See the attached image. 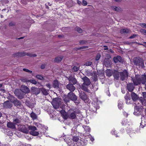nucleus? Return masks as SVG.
Wrapping results in <instances>:
<instances>
[{"instance_id":"obj_1","label":"nucleus","mask_w":146,"mask_h":146,"mask_svg":"<svg viewBox=\"0 0 146 146\" xmlns=\"http://www.w3.org/2000/svg\"><path fill=\"white\" fill-rule=\"evenodd\" d=\"M135 85L136 86L141 84H144L146 82V74L140 76L136 75L135 79H132Z\"/></svg>"},{"instance_id":"obj_2","label":"nucleus","mask_w":146,"mask_h":146,"mask_svg":"<svg viewBox=\"0 0 146 146\" xmlns=\"http://www.w3.org/2000/svg\"><path fill=\"white\" fill-rule=\"evenodd\" d=\"M62 104V100L59 98L54 99L52 102V104L53 107L55 109L58 108L60 105Z\"/></svg>"},{"instance_id":"obj_3","label":"nucleus","mask_w":146,"mask_h":146,"mask_svg":"<svg viewBox=\"0 0 146 146\" xmlns=\"http://www.w3.org/2000/svg\"><path fill=\"white\" fill-rule=\"evenodd\" d=\"M134 64L139 67H144V62L143 60L140 58H135L133 59Z\"/></svg>"},{"instance_id":"obj_4","label":"nucleus","mask_w":146,"mask_h":146,"mask_svg":"<svg viewBox=\"0 0 146 146\" xmlns=\"http://www.w3.org/2000/svg\"><path fill=\"white\" fill-rule=\"evenodd\" d=\"M28 128L29 130H31L30 132V134L34 136H36L38 135L39 134V133L38 131H35L36 130V128L34 126H29Z\"/></svg>"},{"instance_id":"obj_5","label":"nucleus","mask_w":146,"mask_h":146,"mask_svg":"<svg viewBox=\"0 0 146 146\" xmlns=\"http://www.w3.org/2000/svg\"><path fill=\"white\" fill-rule=\"evenodd\" d=\"M16 55L19 56H28L30 57H36L37 55L35 54H33L32 53H26L25 52H19L16 54Z\"/></svg>"},{"instance_id":"obj_6","label":"nucleus","mask_w":146,"mask_h":146,"mask_svg":"<svg viewBox=\"0 0 146 146\" xmlns=\"http://www.w3.org/2000/svg\"><path fill=\"white\" fill-rule=\"evenodd\" d=\"M121 79L123 80L127 78L128 73L126 70H124L123 72H119Z\"/></svg>"},{"instance_id":"obj_7","label":"nucleus","mask_w":146,"mask_h":146,"mask_svg":"<svg viewBox=\"0 0 146 146\" xmlns=\"http://www.w3.org/2000/svg\"><path fill=\"white\" fill-rule=\"evenodd\" d=\"M28 128L25 125H19V131L25 133H28L29 132V130Z\"/></svg>"},{"instance_id":"obj_8","label":"nucleus","mask_w":146,"mask_h":146,"mask_svg":"<svg viewBox=\"0 0 146 146\" xmlns=\"http://www.w3.org/2000/svg\"><path fill=\"white\" fill-rule=\"evenodd\" d=\"M12 104L11 102L9 101H7L3 104V106L4 108H10L12 107Z\"/></svg>"},{"instance_id":"obj_9","label":"nucleus","mask_w":146,"mask_h":146,"mask_svg":"<svg viewBox=\"0 0 146 146\" xmlns=\"http://www.w3.org/2000/svg\"><path fill=\"white\" fill-rule=\"evenodd\" d=\"M68 97L73 101H75L77 99V96L72 92H70L68 94Z\"/></svg>"},{"instance_id":"obj_10","label":"nucleus","mask_w":146,"mask_h":146,"mask_svg":"<svg viewBox=\"0 0 146 146\" xmlns=\"http://www.w3.org/2000/svg\"><path fill=\"white\" fill-rule=\"evenodd\" d=\"M79 111L78 110H77L71 111L69 115V117L72 119L75 118L76 117V114L78 113L79 112Z\"/></svg>"},{"instance_id":"obj_11","label":"nucleus","mask_w":146,"mask_h":146,"mask_svg":"<svg viewBox=\"0 0 146 146\" xmlns=\"http://www.w3.org/2000/svg\"><path fill=\"white\" fill-rule=\"evenodd\" d=\"M21 91L23 92L27 93L29 92L30 90L26 86L24 85H22L20 89Z\"/></svg>"},{"instance_id":"obj_12","label":"nucleus","mask_w":146,"mask_h":146,"mask_svg":"<svg viewBox=\"0 0 146 146\" xmlns=\"http://www.w3.org/2000/svg\"><path fill=\"white\" fill-rule=\"evenodd\" d=\"M84 81V83L82 84L86 85L89 86L91 82L89 79L86 77H84L82 78Z\"/></svg>"},{"instance_id":"obj_13","label":"nucleus","mask_w":146,"mask_h":146,"mask_svg":"<svg viewBox=\"0 0 146 146\" xmlns=\"http://www.w3.org/2000/svg\"><path fill=\"white\" fill-rule=\"evenodd\" d=\"M66 88L67 89L72 92L74 91L75 89V87L72 84L69 83L66 86Z\"/></svg>"},{"instance_id":"obj_14","label":"nucleus","mask_w":146,"mask_h":146,"mask_svg":"<svg viewBox=\"0 0 146 146\" xmlns=\"http://www.w3.org/2000/svg\"><path fill=\"white\" fill-rule=\"evenodd\" d=\"M68 80L70 84L72 83L73 84H75L77 83L76 79L74 77L70 76L68 78Z\"/></svg>"},{"instance_id":"obj_15","label":"nucleus","mask_w":146,"mask_h":146,"mask_svg":"<svg viewBox=\"0 0 146 146\" xmlns=\"http://www.w3.org/2000/svg\"><path fill=\"white\" fill-rule=\"evenodd\" d=\"M31 91L34 94L36 95L39 94L40 92L39 88L35 87L32 88L31 89Z\"/></svg>"},{"instance_id":"obj_16","label":"nucleus","mask_w":146,"mask_h":146,"mask_svg":"<svg viewBox=\"0 0 146 146\" xmlns=\"http://www.w3.org/2000/svg\"><path fill=\"white\" fill-rule=\"evenodd\" d=\"M134 88V87L132 83H130L127 85V89L129 92H132Z\"/></svg>"},{"instance_id":"obj_17","label":"nucleus","mask_w":146,"mask_h":146,"mask_svg":"<svg viewBox=\"0 0 146 146\" xmlns=\"http://www.w3.org/2000/svg\"><path fill=\"white\" fill-rule=\"evenodd\" d=\"M80 98L83 100L85 101L87 98V96L83 92H81L80 93Z\"/></svg>"},{"instance_id":"obj_18","label":"nucleus","mask_w":146,"mask_h":146,"mask_svg":"<svg viewBox=\"0 0 146 146\" xmlns=\"http://www.w3.org/2000/svg\"><path fill=\"white\" fill-rule=\"evenodd\" d=\"M113 60L115 63H117L118 62H121L122 61V58L120 56H117L114 57Z\"/></svg>"},{"instance_id":"obj_19","label":"nucleus","mask_w":146,"mask_h":146,"mask_svg":"<svg viewBox=\"0 0 146 146\" xmlns=\"http://www.w3.org/2000/svg\"><path fill=\"white\" fill-rule=\"evenodd\" d=\"M7 126L8 127L12 129H15V125L11 122H8L7 124Z\"/></svg>"},{"instance_id":"obj_20","label":"nucleus","mask_w":146,"mask_h":146,"mask_svg":"<svg viewBox=\"0 0 146 146\" xmlns=\"http://www.w3.org/2000/svg\"><path fill=\"white\" fill-rule=\"evenodd\" d=\"M132 99L133 101L136 100L138 98V96L135 93L132 92L131 94Z\"/></svg>"},{"instance_id":"obj_21","label":"nucleus","mask_w":146,"mask_h":146,"mask_svg":"<svg viewBox=\"0 0 146 146\" xmlns=\"http://www.w3.org/2000/svg\"><path fill=\"white\" fill-rule=\"evenodd\" d=\"M16 106H21V105L20 102L16 99L12 102Z\"/></svg>"},{"instance_id":"obj_22","label":"nucleus","mask_w":146,"mask_h":146,"mask_svg":"<svg viewBox=\"0 0 146 146\" xmlns=\"http://www.w3.org/2000/svg\"><path fill=\"white\" fill-rule=\"evenodd\" d=\"M130 32V30L127 29H122L120 31V33L121 34H126Z\"/></svg>"},{"instance_id":"obj_23","label":"nucleus","mask_w":146,"mask_h":146,"mask_svg":"<svg viewBox=\"0 0 146 146\" xmlns=\"http://www.w3.org/2000/svg\"><path fill=\"white\" fill-rule=\"evenodd\" d=\"M63 58L62 56L57 57L55 58L54 61L56 62H59L62 60Z\"/></svg>"},{"instance_id":"obj_24","label":"nucleus","mask_w":146,"mask_h":146,"mask_svg":"<svg viewBox=\"0 0 146 146\" xmlns=\"http://www.w3.org/2000/svg\"><path fill=\"white\" fill-rule=\"evenodd\" d=\"M30 116L33 120L36 119L37 118V115L33 112H32L31 113Z\"/></svg>"},{"instance_id":"obj_25","label":"nucleus","mask_w":146,"mask_h":146,"mask_svg":"<svg viewBox=\"0 0 146 146\" xmlns=\"http://www.w3.org/2000/svg\"><path fill=\"white\" fill-rule=\"evenodd\" d=\"M7 98L9 100H10L11 102H13L15 99V98L13 96L11 95L10 94H9V96L7 97Z\"/></svg>"},{"instance_id":"obj_26","label":"nucleus","mask_w":146,"mask_h":146,"mask_svg":"<svg viewBox=\"0 0 146 146\" xmlns=\"http://www.w3.org/2000/svg\"><path fill=\"white\" fill-rule=\"evenodd\" d=\"M88 85H86L82 84V88L84 91H88Z\"/></svg>"},{"instance_id":"obj_27","label":"nucleus","mask_w":146,"mask_h":146,"mask_svg":"<svg viewBox=\"0 0 146 146\" xmlns=\"http://www.w3.org/2000/svg\"><path fill=\"white\" fill-rule=\"evenodd\" d=\"M41 91L42 93L45 95H48V90H46L44 88H42L41 89Z\"/></svg>"},{"instance_id":"obj_28","label":"nucleus","mask_w":146,"mask_h":146,"mask_svg":"<svg viewBox=\"0 0 146 146\" xmlns=\"http://www.w3.org/2000/svg\"><path fill=\"white\" fill-rule=\"evenodd\" d=\"M84 128L86 133H88L90 132V129L89 126H85Z\"/></svg>"},{"instance_id":"obj_29","label":"nucleus","mask_w":146,"mask_h":146,"mask_svg":"<svg viewBox=\"0 0 146 146\" xmlns=\"http://www.w3.org/2000/svg\"><path fill=\"white\" fill-rule=\"evenodd\" d=\"M58 83L57 80H55L54 81L53 83V85L54 87L55 88H57L58 86Z\"/></svg>"},{"instance_id":"obj_30","label":"nucleus","mask_w":146,"mask_h":146,"mask_svg":"<svg viewBox=\"0 0 146 146\" xmlns=\"http://www.w3.org/2000/svg\"><path fill=\"white\" fill-rule=\"evenodd\" d=\"M118 107L119 109H122L123 107V102L119 100L118 102Z\"/></svg>"},{"instance_id":"obj_31","label":"nucleus","mask_w":146,"mask_h":146,"mask_svg":"<svg viewBox=\"0 0 146 146\" xmlns=\"http://www.w3.org/2000/svg\"><path fill=\"white\" fill-rule=\"evenodd\" d=\"M106 75L108 76H110L112 75L111 70L108 69L106 70Z\"/></svg>"},{"instance_id":"obj_32","label":"nucleus","mask_w":146,"mask_h":146,"mask_svg":"<svg viewBox=\"0 0 146 146\" xmlns=\"http://www.w3.org/2000/svg\"><path fill=\"white\" fill-rule=\"evenodd\" d=\"M88 48V46H86L77 48V50H85L86 49H87Z\"/></svg>"},{"instance_id":"obj_33","label":"nucleus","mask_w":146,"mask_h":146,"mask_svg":"<svg viewBox=\"0 0 146 146\" xmlns=\"http://www.w3.org/2000/svg\"><path fill=\"white\" fill-rule=\"evenodd\" d=\"M125 98L126 100V103L127 104L129 103L130 102V98L127 95L125 97Z\"/></svg>"},{"instance_id":"obj_34","label":"nucleus","mask_w":146,"mask_h":146,"mask_svg":"<svg viewBox=\"0 0 146 146\" xmlns=\"http://www.w3.org/2000/svg\"><path fill=\"white\" fill-rule=\"evenodd\" d=\"M141 123L142 124L143 123L145 125V123H146V119H145V117L144 116H143L141 117Z\"/></svg>"},{"instance_id":"obj_35","label":"nucleus","mask_w":146,"mask_h":146,"mask_svg":"<svg viewBox=\"0 0 146 146\" xmlns=\"http://www.w3.org/2000/svg\"><path fill=\"white\" fill-rule=\"evenodd\" d=\"M27 105L31 108H33L34 106V104L33 103L28 102L27 104Z\"/></svg>"},{"instance_id":"obj_36","label":"nucleus","mask_w":146,"mask_h":146,"mask_svg":"<svg viewBox=\"0 0 146 146\" xmlns=\"http://www.w3.org/2000/svg\"><path fill=\"white\" fill-rule=\"evenodd\" d=\"M18 91V90L15 91V93L16 94V95L18 97V98L20 99H22L23 97V95H19L18 94H17V92Z\"/></svg>"},{"instance_id":"obj_37","label":"nucleus","mask_w":146,"mask_h":146,"mask_svg":"<svg viewBox=\"0 0 146 146\" xmlns=\"http://www.w3.org/2000/svg\"><path fill=\"white\" fill-rule=\"evenodd\" d=\"M36 77L38 79H39L40 80H44L43 77L39 75H37L36 76Z\"/></svg>"},{"instance_id":"obj_38","label":"nucleus","mask_w":146,"mask_h":146,"mask_svg":"<svg viewBox=\"0 0 146 146\" xmlns=\"http://www.w3.org/2000/svg\"><path fill=\"white\" fill-rule=\"evenodd\" d=\"M101 56V54L100 53H98L96 57L95 60L96 61L99 60L100 59Z\"/></svg>"},{"instance_id":"obj_39","label":"nucleus","mask_w":146,"mask_h":146,"mask_svg":"<svg viewBox=\"0 0 146 146\" xmlns=\"http://www.w3.org/2000/svg\"><path fill=\"white\" fill-rule=\"evenodd\" d=\"M79 70V68L76 66H74L72 69V71L73 72H77Z\"/></svg>"},{"instance_id":"obj_40","label":"nucleus","mask_w":146,"mask_h":146,"mask_svg":"<svg viewBox=\"0 0 146 146\" xmlns=\"http://www.w3.org/2000/svg\"><path fill=\"white\" fill-rule=\"evenodd\" d=\"M119 72L118 73H117L116 74H115L114 75V78L116 80H118L119 78Z\"/></svg>"},{"instance_id":"obj_41","label":"nucleus","mask_w":146,"mask_h":146,"mask_svg":"<svg viewBox=\"0 0 146 146\" xmlns=\"http://www.w3.org/2000/svg\"><path fill=\"white\" fill-rule=\"evenodd\" d=\"M94 105V107L96 108V109H99V106L97 104V103H95L94 102L92 103Z\"/></svg>"},{"instance_id":"obj_42","label":"nucleus","mask_w":146,"mask_h":146,"mask_svg":"<svg viewBox=\"0 0 146 146\" xmlns=\"http://www.w3.org/2000/svg\"><path fill=\"white\" fill-rule=\"evenodd\" d=\"M140 31L143 34L146 35V30L144 29H141L140 30Z\"/></svg>"},{"instance_id":"obj_43","label":"nucleus","mask_w":146,"mask_h":146,"mask_svg":"<svg viewBox=\"0 0 146 146\" xmlns=\"http://www.w3.org/2000/svg\"><path fill=\"white\" fill-rule=\"evenodd\" d=\"M127 120L126 119H124L122 121V122L121 123L122 124V125H126L127 123Z\"/></svg>"},{"instance_id":"obj_44","label":"nucleus","mask_w":146,"mask_h":146,"mask_svg":"<svg viewBox=\"0 0 146 146\" xmlns=\"http://www.w3.org/2000/svg\"><path fill=\"white\" fill-rule=\"evenodd\" d=\"M30 82L34 84H36V81L34 80H29V83Z\"/></svg>"},{"instance_id":"obj_45","label":"nucleus","mask_w":146,"mask_h":146,"mask_svg":"<svg viewBox=\"0 0 146 146\" xmlns=\"http://www.w3.org/2000/svg\"><path fill=\"white\" fill-rule=\"evenodd\" d=\"M21 81L23 82H26L27 83H29V80L26 78H23L21 79Z\"/></svg>"},{"instance_id":"obj_46","label":"nucleus","mask_w":146,"mask_h":146,"mask_svg":"<svg viewBox=\"0 0 146 146\" xmlns=\"http://www.w3.org/2000/svg\"><path fill=\"white\" fill-rule=\"evenodd\" d=\"M139 25L142 27L146 29V24L144 23H140Z\"/></svg>"},{"instance_id":"obj_47","label":"nucleus","mask_w":146,"mask_h":146,"mask_svg":"<svg viewBox=\"0 0 146 146\" xmlns=\"http://www.w3.org/2000/svg\"><path fill=\"white\" fill-rule=\"evenodd\" d=\"M111 8L113 10L116 11H118L119 10V9L118 7H115L113 6L111 7Z\"/></svg>"},{"instance_id":"obj_48","label":"nucleus","mask_w":146,"mask_h":146,"mask_svg":"<svg viewBox=\"0 0 146 146\" xmlns=\"http://www.w3.org/2000/svg\"><path fill=\"white\" fill-rule=\"evenodd\" d=\"M79 139L77 137H74L73 138L72 140L74 141L77 142Z\"/></svg>"},{"instance_id":"obj_49","label":"nucleus","mask_w":146,"mask_h":146,"mask_svg":"<svg viewBox=\"0 0 146 146\" xmlns=\"http://www.w3.org/2000/svg\"><path fill=\"white\" fill-rule=\"evenodd\" d=\"M23 70L25 72H27L30 73H32V71L31 70H30L28 69H26V68H23Z\"/></svg>"},{"instance_id":"obj_50","label":"nucleus","mask_w":146,"mask_h":146,"mask_svg":"<svg viewBox=\"0 0 146 146\" xmlns=\"http://www.w3.org/2000/svg\"><path fill=\"white\" fill-rule=\"evenodd\" d=\"M92 62L91 61L87 62L85 64L86 66H89L92 65Z\"/></svg>"},{"instance_id":"obj_51","label":"nucleus","mask_w":146,"mask_h":146,"mask_svg":"<svg viewBox=\"0 0 146 146\" xmlns=\"http://www.w3.org/2000/svg\"><path fill=\"white\" fill-rule=\"evenodd\" d=\"M70 99L68 97L64 99V101L66 102H69Z\"/></svg>"},{"instance_id":"obj_52","label":"nucleus","mask_w":146,"mask_h":146,"mask_svg":"<svg viewBox=\"0 0 146 146\" xmlns=\"http://www.w3.org/2000/svg\"><path fill=\"white\" fill-rule=\"evenodd\" d=\"M77 31L79 33H82V29L79 28H77Z\"/></svg>"},{"instance_id":"obj_53","label":"nucleus","mask_w":146,"mask_h":146,"mask_svg":"<svg viewBox=\"0 0 146 146\" xmlns=\"http://www.w3.org/2000/svg\"><path fill=\"white\" fill-rule=\"evenodd\" d=\"M137 36H138L137 35L134 34L133 35H132V36H131L130 37V38H134L135 37Z\"/></svg>"},{"instance_id":"obj_54","label":"nucleus","mask_w":146,"mask_h":146,"mask_svg":"<svg viewBox=\"0 0 146 146\" xmlns=\"http://www.w3.org/2000/svg\"><path fill=\"white\" fill-rule=\"evenodd\" d=\"M13 121L16 123H18L20 122V121L18 119H15Z\"/></svg>"},{"instance_id":"obj_55","label":"nucleus","mask_w":146,"mask_h":146,"mask_svg":"<svg viewBox=\"0 0 146 146\" xmlns=\"http://www.w3.org/2000/svg\"><path fill=\"white\" fill-rule=\"evenodd\" d=\"M86 41L85 40H83L81 41L80 42V43L81 44H86Z\"/></svg>"},{"instance_id":"obj_56","label":"nucleus","mask_w":146,"mask_h":146,"mask_svg":"<svg viewBox=\"0 0 146 146\" xmlns=\"http://www.w3.org/2000/svg\"><path fill=\"white\" fill-rule=\"evenodd\" d=\"M111 133L113 134V133H114V134L115 135V137H117V135L116 134H115V130H112V131H111Z\"/></svg>"},{"instance_id":"obj_57","label":"nucleus","mask_w":146,"mask_h":146,"mask_svg":"<svg viewBox=\"0 0 146 146\" xmlns=\"http://www.w3.org/2000/svg\"><path fill=\"white\" fill-rule=\"evenodd\" d=\"M46 65L44 64H42L41 66V68L42 69H44L45 68Z\"/></svg>"},{"instance_id":"obj_58","label":"nucleus","mask_w":146,"mask_h":146,"mask_svg":"<svg viewBox=\"0 0 146 146\" xmlns=\"http://www.w3.org/2000/svg\"><path fill=\"white\" fill-rule=\"evenodd\" d=\"M143 96H144V100H145L146 98V92H144L143 93Z\"/></svg>"},{"instance_id":"obj_59","label":"nucleus","mask_w":146,"mask_h":146,"mask_svg":"<svg viewBox=\"0 0 146 146\" xmlns=\"http://www.w3.org/2000/svg\"><path fill=\"white\" fill-rule=\"evenodd\" d=\"M89 87H90V89H91V90L93 89V90H94V86H93V85H92V84H90V85Z\"/></svg>"},{"instance_id":"obj_60","label":"nucleus","mask_w":146,"mask_h":146,"mask_svg":"<svg viewBox=\"0 0 146 146\" xmlns=\"http://www.w3.org/2000/svg\"><path fill=\"white\" fill-rule=\"evenodd\" d=\"M83 4L84 5H87V3L85 1H83Z\"/></svg>"},{"instance_id":"obj_61","label":"nucleus","mask_w":146,"mask_h":146,"mask_svg":"<svg viewBox=\"0 0 146 146\" xmlns=\"http://www.w3.org/2000/svg\"><path fill=\"white\" fill-rule=\"evenodd\" d=\"M15 25L14 23L11 22L9 23V25L10 26H13Z\"/></svg>"},{"instance_id":"obj_62","label":"nucleus","mask_w":146,"mask_h":146,"mask_svg":"<svg viewBox=\"0 0 146 146\" xmlns=\"http://www.w3.org/2000/svg\"><path fill=\"white\" fill-rule=\"evenodd\" d=\"M46 86L49 88V89L50 88V84L48 83L46 84Z\"/></svg>"},{"instance_id":"obj_63","label":"nucleus","mask_w":146,"mask_h":146,"mask_svg":"<svg viewBox=\"0 0 146 146\" xmlns=\"http://www.w3.org/2000/svg\"><path fill=\"white\" fill-rule=\"evenodd\" d=\"M104 47H105V48L104 49V50H108V48L107 46H104Z\"/></svg>"},{"instance_id":"obj_64","label":"nucleus","mask_w":146,"mask_h":146,"mask_svg":"<svg viewBox=\"0 0 146 146\" xmlns=\"http://www.w3.org/2000/svg\"><path fill=\"white\" fill-rule=\"evenodd\" d=\"M141 45H142L144 46H146V42H143V44H140Z\"/></svg>"}]
</instances>
